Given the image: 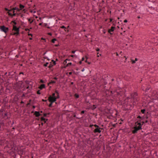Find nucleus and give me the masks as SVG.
Listing matches in <instances>:
<instances>
[{
	"label": "nucleus",
	"mask_w": 158,
	"mask_h": 158,
	"mask_svg": "<svg viewBox=\"0 0 158 158\" xmlns=\"http://www.w3.org/2000/svg\"><path fill=\"white\" fill-rule=\"evenodd\" d=\"M74 56H75V55H72L71 56V57H73Z\"/></svg>",
	"instance_id": "56"
},
{
	"label": "nucleus",
	"mask_w": 158,
	"mask_h": 158,
	"mask_svg": "<svg viewBox=\"0 0 158 158\" xmlns=\"http://www.w3.org/2000/svg\"><path fill=\"white\" fill-rule=\"evenodd\" d=\"M94 126L96 127V128L94 129V132L95 133H96L97 132L100 133L101 132V130L102 129L99 127L96 124H94Z\"/></svg>",
	"instance_id": "3"
},
{
	"label": "nucleus",
	"mask_w": 158,
	"mask_h": 158,
	"mask_svg": "<svg viewBox=\"0 0 158 158\" xmlns=\"http://www.w3.org/2000/svg\"><path fill=\"white\" fill-rule=\"evenodd\" d=\"M42 24V23H40L39 24V25H40V26H41Z\"/></svg>",
	"instance_id": "59"
},
{
	"label": "nucleus",
	"mask_w": 158,
	"mask_h": 158,
	"mask_svg": "<svg viewBox=\"0 0 158 158\" xmlns=\"http://www.w3.org/2000/svg\"><path fill=\"white\" fill-rule=\"evenodd\" d=\"M74 97L77 98H79V95L77 94H75L74 95Z\"/></svg>",
	"instance_id": "19"
},
{
	"label": "nucleus",
	"mask_w": 158,
	"mask_h": 158,
	"mask_svg": "<svg viewBox=\"0 0 158 158\" xmlns=\"http://www.w3.org/2000/svg\"><path fill=\"white\" fill-rule=\"evenodd\" d=\"M11 23H13L15 25L17 24V23L15 22V20L12 21Z\"/></svg>",
	"instance_id": "24"
},
{
	"label": "nucleus",
	"mask_w": 158,
	"mask_h": 158,
	"mask_svg": "<svg viewBox=\"0 0 158 158\" xmlns=\"http://www.w3.org/2000/svg\"><path fill=\"white\" fill-rule=\"evenodd\" d=\"M60 28H64V30L65 31H66V27H65V26H61V27H60Z\"/></svg>",
	"instance_id": "20"
},
{
	"label": "nucleus",
	"mask_w": 158,
	"mask_h": 158,
	"mask_svg": "<svg viewBox=\"0 0 158 158\" xmlns=\"http://www.w3.org/2000/svg\"><path fill=\"white\" fill-rule=\"evenodd\" d=\"M45 87V85L44 84H42L40 85V86L39 87V88L40 89H42L44 88Z\"/></svg>",
	"instance_id": "15"
},
{
	"label": "nucleus",
	"mask_w": 158,
	"mask_h": 158,
	"mask_svg": "<svg viewBox=\"0 0 158 158\" xmlns=\"http://www.w3.org/2000/svg\"><path fill=\"white\" fill-rule=\"evenodd\" d=\"M55 93H56V97L57 98H60L59 95V93H58V92L57 90L55 91Z\"/></svg>",
	"instance_id": "16"
},
{
	"label": "nucleus",
	"mask_w": 158,
	"mask_h": 158,
	"mask_svg": "<svg viewBox=\"0 0 158 158\" xmlns=\"http://www.w3.org/2000/svg\"><path fill=\"white\" fill-rule=\"evenodd\" d=\"M58 46L59 44H56L55 45V46L56 47H58Z\"/></svg>",
	"instance_id": "50"
},
{
	"label": "nucleus",
	"mask_w": 158,
	"mask_h": 158,
	"mask_svg": "<svg viewBox=\"0 0 158 158\" xmlns=\"http://www.w3.org/2000/svg\"><path fill=\"white\" fill-rule=\"evenodd\" d=\"M96 51H97L98 52V51H99L100 49H99V48H96Z\"/></svg>",
	"instance_id": "35"
},
{
	"label": "nucleus",
	"mask_w": 158,
	"mask_h": 158,
	"mask_svg": "<svg viewBox=\"0 0 158 158\" xmlns=\"http://www.w3.org/2000/svg\"><path fill=\"white\" fill-rule=\"evenodd\" d=\"M140 123H141V124L142 125H142H143L144 123V122H143V121L141 122V121H140Z\"/></svg>",
	"instance_id": "34"
},
{
	"label": "nucleus",
	"mask_w": 158,
	"mask_h": 158,
	"mask_svg": "<svg viewBox=\"0 0 158 158\" xmlns=\"http://www.w3.org/2000/svg\"><path fill=\"white\" fill-rule=\"evenodd\" d=\"M28 21L30 22V24H31L33 22V20H31V19H28Z\"/></svg>",
	"instance_id": "21"
},
{
	"label": "nucleus",
	"mask_w": 158,
	"mask_h": 158,
	"mask_svg": "<svg viewBox=\"0 0 158 158\" xmlns=\"http://www.w3.org/2000/svg\"><path fill=\"white\" fill-rule=\"evenodd\" d=\"M13 13H15V10H13ZM16 13H17L16 12Z\"/></svg>",
	"instance_id": "58"
},
{
	"label": "nucleus",
	"mask_w": 158,
	"mask_h": 158,
	"mask_svg": "<svg viewBox=\"0 0 158 158\" xmlns=\"http://www.w3.org/2000/svg\"><path fill=\"white\" fill-rule=\"evenodd\" d=\"M94 125H90V126H89V127H90L92 128V127H93V126H94Z\"/></svg>",
	"instance_id": "41"
},
{
	"label": "nucleus",
	"mask_w": 158,
	"mask_h": 158,
	"mask_svg": "<svg viewBox=\"0 0 158 158\" xmlns=\"http://www.w3.org/2000/svg\"><path fill=\"white\" fill-rule=\"evenodd\" d=\"M42 101H43V102H46L47 101V100H44V99H43Z\"/></svg>",
	"instance_id": "49"
},
{
	"label": "nucleus",
	"mask_w": 158,
	"mask_h": 158,
	"mask_svg": "<svg viewBox=\"0 0 158 158\" xmlns=\"http://www.w3.org/2000/svg\"><path fill=\"white\" fill-rule=\"evenodd\" d=\"M58 98L56 97H51V95H50L49 97H48V100L50 102H55Z\"/></svg>",
	"instance_id": "4"
},
{
	"label": "nucleus",
	"mask_w": 158,
	"mask_h": 158,
	"mask_svg": "<svg viewBox=\"0 0 158 158\" xmlns=\"http://www.w3.org/2000/svg\"><path fill=\"white\" fill-rule=\"evenodd\" d=\"M52 65L51 64H50V65L49 66V68H51L52 67Z\"/></svg>",
	"instance_id": "54"
},
{
	"label": "nucleus",
	"mask_w": 158,
	"mask_h": 158,
	"mask_svg": "<svg viewBox=\"0 0 158 158\" xmlns=\"http://www.w3.org/2000/svg\"><path fill=\"white\" fill-rule=\"evenodd\" d=\"M37 93L38 94H40V91L39 90H38L37 92Z\"/></svg>",
	"instance_id": "31"
},
{
	"label": "nucleus",
	"mask_w": 158,
	"mask_h": 158,
	"mask_svg": "<svg viewBox=\"0 0 158 158\" xmlns=\"http://www.w3.org/2000/svg\"><path fill=\"white\" fill-rule=\"evenodd\" d=\"M127 20L126 19L124 21V23H127Z\"/></svg>",
	"instance_id": "47"
},
{
	"label": "nucleus",
	"mask_w": 158,
	"mask_h": 158,
	"mask_svg": "<svg viewBox=\"0 0 158 158\" xmlns=\"http://www.w3.org/2000/svg\"><path fill=\"white\" fill-rule=\"evenodd\" d=\"M56 40V39H52V42L53 43H54L55 41Z\"/></svg>",
	"instance_id": "25"
},
{
	"label": "nucleus",
	"mask_w": 158,
	"mask_h": 158,
	"mask_svg": "<svg viewBox=\"0 0 158 158\" xmlns=\"http://www.w3.org/2000/svg\"><path fill=\"white\" fill-rule=\"evenodd\" d=\"M7 115V114L3 112L2 110H0V117H1L5 119Z\"/></svg>",
	"instance_id": "7"
},
{
	"label": "nucleus",
	"mask_w": 158,
	"mask_h": 158,
	"mask_svg": "<svg viewBox=\"0 0 158 158\" xmlns=\"http://www.w3.org/2000/svg\"><path fill=\"white\" fill-rule=\"evenodd\" d=\"M19 74H23V73H22V72H21V73H20Z\"/></svg>",
	"instance_id": "62"
},
{
	"label": "nucleus",
	"mask_w": 158,
	"mask_h": 158,
	"mask_svg": "<svg viewBox=\"0 0 158 158\" xmlns=\"http://www.w3.org/2000/svg\"><path fill=\"white\" fill-rule=\"evenodd\" d=\"M29 39L30 40H31L32 39V37H30L29 38Z\"/></svg>",
	"instance_id": "63"
},
{
	"label": "nucleus",
	"mask_w": 158,
	"mask_h": 158,
	"mask_svg": "<svg viewBox=\"0 0 158 158\" xmlns=\"http://www.w3.org/2000/svg\"><path fill=\"white\" fill-rule=\"evenodd\" d=\"M19 7L20 8V10H22L23 9L24 7V6L22 5V4H20L19 5Z\"/></svg>",
	"instance_id": "18"
},
{
	"label": "nucleus",
	"mask_w": 158,
	"mask_h": 158,
	"mask_svg": "<svg viewBox=\"0 0 158 158\" xmlns=\"http://www.w3.org/2000/svg\"><path fill=\"white\" fill-rule=\"evenodd\" d=\"M72 64V63H68L67 64V66H68L69 65H70Z\"/></svg>",
	"instance_id": "29"
},
{
	"label": "nucleus",
	"mask_w": 158,
	"mask_h": 158,
	"mask_svg": "<svg viewBox=\"0 0 158 158\" xmlns=\"http://www.w3.org/2000/svg\"><path fill=\"white\" fill-rule=\"evenodd\" d=\"M84 112H85L84 111V110L82 111L81 112V114H84Z\"/></svg>",
	"instance_id": "38"
},
{
	"label": "nucleus",
	"mask_w": 158,
	"mask_h": 158,
	"mask_svg": "<svg viewBox=\"0 0 158 158\" xmlns=\"http://www.w3.org/2000/svg\"><path fill=\"white\" fill-rule=\"evenodd\" d=\"M145 109H142L141 110V112L143 113L144 114L145 113Z\"/></svg>",
	"instance_id": "22"
},
{
	"label": "nucleus",
	"mask_w": 158,
	"mask_h": 158,
	"mask_svg": "<svg viewBox=\"0 0 158 158\" xmlns=\"http://www.w3.org/2000/svg\"><path fill=\"white\" fill-rule=\"evenodd\" d=\"M137 94L135 92L131 94V98H133L134 101H137L138 98L137 97Z\"/></svg>",
	"instance_id": "6"
},
{
	"label": "nucleus",
	"mask_w": 158,
	"mask_h": 158,
	"mask_svg": "<svg viewBox=\"0 0 158 158\" xmlns=\"http://www.w3.org/2000/svg\"><path fill=\"white\" fill-rule=\"evenodd\" d=\"M131 61L132 62V64H134L135 62V61H134V60H131Z\"/></svg>",
	"instance_id": "33"
},
{
	"label": "nucleus",
	"mask_w": 158,
	"mask_h": 158,
	"mask_svg": "<svg viewBox=\"0 0 158 158\" xmlns=\"http://www.w3.org/2000/svg\"><path fill=\"white\" fill-rule=\"evenodd\" d=\"M137 60H138V59L137 58H135V61H136Z\"/></svg>",
	"instance_id": "57"
},
{
	"label": "nucleus",
	"mask_w": 158,
	"mask_h": 158,
	"mask_svg": "<svg viewBox=\"0 0 158 158\" xmlns=\"http://www.w3.org/2000/svg\"><path fill=\"white\" fill-rule=\"evenodd\" d=\"M112 19H110V22H112Z\"/></svg>",
	"instance_id": "55"
},
{
	"label": "nucleus",
	"mask_w": 158,
	"mask_h": 158,
	"mask_svg": "<svg viewBox=\"0 0 158 158\" xmlns=\"http://www.w3.org/2000/svg\"><path fill=\"white\" fill-rule=\"evenodd\" d=\"M48 64V62H47L45 64H44V66L45 67L47 66Z\"/></svg>",
	"instance_id": "28"
},
{
	"label": "nucleus",
	"mask_w": 158,
	"mask_h": 158,
	"mask_svg": "<svg viewBox=\"0 0 158 158\" xmlns=\"http://www.w3.org/2000/svg\"><path fill=\"white\" fill-rule=\"evenodd\" d=\"M12 10H12V9H11L10 10H8V11L7 12H10Z\"/></svg>",
	"instance_id": "39"
},
{
	"label": "nucleus",
	"mask_w": 158,
	"mask_h": 158,
	"mask_svg": "<svg viewBox=\"0 0 158 158\" xmlns=\"http://www.w3.org/2000/svg\"><path fill=\"white\" fill-rule=\"evenodd\" d=\"M34 114L36 117H38L39 116L41 115L40 112H38L37 111H36L35 112Z\"/></svg>",
	"instance_id": "13"
},
{
	"label": "nucleus",
	"mask_w": 158,
	"mask_h": 158,
	"mask_svg": "<svg viewBox=\"0 0 158 158\" xmlns=\"http://www.w3.org/2000/svg\"><path fill=\"white\" fill-rule=\"evenodd\" d=\"M5 10L7 11H8L9 10V9H8L7 8H5Z\"/></svg>",
	"instance_id": "45"
},
{
	"label": "nucleus",
	"mask_w": 158,
	"mask_h": 158,
	"mask_svg": "<svg viewBox=\"0 0 158 158\" xmlns=\"http://www.w3.org/2000/svg\"><path fill=\"white\" fill-rule=\"evenodd\" d=\"M50 104H49V107H51L52 106V104L53 102H50Z\"/></svg>",
	"instance_id": "27"
},
{
	"label": "nucleus",
	"mask_w": 158,
	"mask_h": 158,
	"mask_svg": "<svg viewBox=\"0 0 158 158\" xmlns=\"http://www.w3.org/2000/svg\"><path fill=\"white\" fill-rule=\"evenodd\" d=\"M0 28L1 31L4 32L6 34L7 33L9 30L8 28L4 26H1Z\"/></svg>",
	"instance_id": "5"
},
{
	"label": "nucleus",
	"mask_w": 158,
	"mask_h": 158,
	"mask_svg": "<svg viewBox=\"0 0 158 158\" xmlns=\"http://www.w3.org/2000/svg\"><path fill=\"white\" fill-rule=\"evenodd\" d=\"M130 98H129V97H127V99H126L125 100V101L126 102H127V100L129 99H130Z\"/></svg>",
	"instance_id": "32"
},
{
	"label": "nucleus",
	"mask_w": 158,
	"mask_h": 158,
	"mask_svg": "<svg viewBox=\"0 0 158 158\" xmlns=\"http://www.w3.org/2000/svg\"><path fill=\"white\" fill-rule=\"evenodd\" d=\"M48 35H52V33H48Z\"/></svg>",
	"instance_id": "46"
},
{
	"label": "nucleus",
	"mask_w": 158,
	"mask_h": 158,
	"mask_svg": "<svg viewBox=\"0 0 158 158\" xmlns=\"http://www.w3.org/2000/svg\"><path fill=\"white\" fill-rule=\"evenodd\" d=\"M122 90H123V89H120L119 90V92L116 91V92L117 95L118 96L119 95H120L121 96H122L123 94V93L122 92Z\"/></svg>",
	"instance_id": "10"
},
{
	"label": "nucleus",
	"mask_w": 158,
	"mask_h": 158,
	"mask_svg": "<svg viewBox=\"0 0 158 158\" xmlns=\"http://www.w3.org/2000/svg\"><path fill=\"white\" fill-rule=\"evenodd\" d=\"M69 74L70 75H71L72 74V73L71 72H70L69 73Z\"/></svg>",
	"instance_id": "51"
},
{
	"label": "nucleus",
	"mask_w": 158,
	"mask_h": 158,
	"mask_svg": "<svg viewBox=\"0 0 158 158\" xmlns=\"http://www.w3.org/2000/svg\"><path fill=\"white\" fill-rule=\"evenodd\" d=\"M28 35L29 36H31V37H32V34H29H29H28Z\"/></svg>",
	"instance_id": "43"
},
{
	"label": "nucleus",
	"mask_w": 158,
	"mask_h": 158,
	"mask_svg": "<svg viewBox=\"0 0 158 158\" xmlns=\"http://www.w3.org/2000/svg\"><path fill=\"white\" fill-rule=\"evenodd\" d=\"M144 86H143L142 88L143 90L144 91L145 90L146 91H147L148 90H149V88H147L146 89H144V88H143Z\"/></svg>",
	"instance_id": "17"
},
{
	"label": "nucleus",
	"mask_w": 158,
	"mask_h": 158,
	"mask_svg": "<svg viewBox=\"0 0 158 158\" xmlns=\"http://www.w3.org/2000/svg\"><path fill=\"white\" fill-rule=\"evenodd\" d=\"M40 82L41 83H44V81L42 80H40Z\"/></svg>",
	"instance_id": "40"
},
{
	"label": "nucleus",
	"mask_w": 158,
	"mask_h": 158,
	"mask_svg": "<svg viewBox=\"0 0 158 158\" xmlns=\"http://www.w3.org/2000/svg\"><path fill=\"white\" fill-rule=\"evenodd\" d=\"M4 125L5 124L4 122H1L0 123V132L3 130V127Z\"/></svg>",
	"instance_id": "9"
},
{
	"label": "nucleus",
	"mask_w": 158,
	"mask_h": 158,
	"mask_svg": "<svg viewBox=\"0 0 158 158\" xmlns=\"http://www.w3.org/2000/svg\"><path fill=\"white\" fill-rule=\"evenodd\" d=\"M68 60V59H66L64 61V64H66L67 63V61Z\"/></svg>",
	"instance_id": "23"
},
{
	"label": "nucleus",
	"mask_w": 158,
	"mask_h": 158,
	"mask_svg": "<svg viewBox=\"0 0 158 158\" xmlns=\"http://www.w3.org/2000/svg\"><path fill=\"white\" fill-rule=\"evenodd\" d=\"M44 26L45 27H47L48 24L47 23H45L44 24Z\"/></svg>",
	"instance_id": "37"
},
{
	"label": "nucleus",
	"mask_w": 158,
	"mask_h": 158,
	"mask_svg": "<svg viewBox=\"0 0 158 158\" xmlns=\"http://www.w3.org/2000/svg\"><path fill=\"white\" fill-rule=\"evenodd\" d=\"M7 13L8 14L9 16L11 17L15 16L16 14V13H14L12 14V13L9 12H7Z\"/></svg>",
	"instance_id": "11"
},
{
	"label": "nucleus",
	"mask_w": 158,
	"mask_h": 158,
	"mask_svg": "<svg viewBox=\"0 0 158 158\" xmlns=\"http://www.w3.org/2000/svg\"><path fill=\"white\" fill-rule=\"evenodd\" d=\"M52 83H55V81H52Z\"/></svg>",
	"instance_id": "61"
},
{
	"label": "nucleus",
	"mask_w": 158,
	"mask_h": 158,
	"mask_svg": "<svg viewBox=\"0 0 158 158\" xmlns=\"http://www.w3.org/2000/svg\"><path fill=\"white\" fill-rule=\"evenodd\" d=\"M132 129L133 130L132 131V132L133 134L137 133L138 131L142 129V125L140 123V120H138L135 123Z\"/></svg>",
	"instance_id": "1"
},
{
	"label": "nucleus",
	"mask_w": 158,
	"mask_h": 158,
	"mask_svg": "<svg viewBox=\"0 0 158 158\" xmlns=\"http://www.w3.org/2000/svg\"><path fill=\"white\" fill-rule=\"evenodd\" d=\"M41 39L42 40H45V39L43 38H42Z\"/></svg>",
	"instance_id": "60"
},
{
	"label": "nucleus",
	"mask_w": 158,
	"mask_h": 158,
	"mask_svg": "<svg viewBox=\"0 0 158 158\" xmlns=\"http://www.w3.org/2000/svg\"><path fill=\"white\" fill-rule=\"evenodd\" d=\"M47 119H46L45 118H44V117H42L41 118V121H43L44 122V123H46V120H47Z\"/></svg>",
	"instance_id": "14"
},
{
	"label": "nucleus",
	"mask_w": 158,
	"mask_h": 158,
	"mask_svg": "<svg viewBox=\"0 0 158 158\" xmlns=\"http://www.w3.org/2000/svg\"><path fill=\"white\" fill-rule=\"evenodd\" d=\"M13 10H16V13L19 12L20 11V9L16 7L12 8Z\"/></svg>",
	"instance_id": "12"
},
{
	"label": "nucleus",
	"mask_w": 158,
	"mask_h": 158,
	"mask_svg": "<svg viewBox=\"0 0 158 158\" xmlns=\"http://www.w3.org/2000/svg\"><path fill=\"white\" fill-rule=\"evenodd\" d=\"M76 51H73L72 52V53L73 54H74L75 53Z\"/></svg>",
	"instance_id": "44"
},
{
	"label": "nucleus",
	"mask_w": 158,
	"mask_h": 158,
	"mask_svg": "<svg viewBox=\"0 0 158 158\" xmlns=\"http://www.w3.org/2000/svg\"><path fill=\"white\" fill-rule=\"evenodd\" d=\"M101 54H99V53L98 52L97 53V57H99V56H101Z\"/></svg>",
	"instance_id": "36"
},
{
	"label": "nucleus",
	"mask_w": 158,
	"mask_h": 158,
	"mask_svg": "<svg viewBox=\"0 0 158 158\" xmlns=\"http://www.w3.org/2000/svg\"><path fill=\"white\" fill-rule=\"evenodd\" d=\"M13 30L15 31L13 33L14 35H17L19 34V29L15 25L13 26Z\"/></svg>",
	"instance_id": "2"
},
{
	"label": "nucleus",
	"mask_w": 158,
	"mask_h": 158,
	"mask_svg": "<svg viewBox=\"0 0 158 158\" xmlns=\"http://www.w3.org/2000/svg\"><path fill=\"white\" fill-rule=\"evenodd\" d=\"M52 61L53 62L54 65H55L56 64L55 61H53V60H52Z\"/></svg>",
	"instance_id": "48"
},
{
	"label": "nucleus",
	"mask_w": 158,
	"mask_h": 158,
	"mask_svg": "<svg viewBox=\"0 0 158 158\" xmlns=\"http://www.w3.org/2000/svg\"><path fill=\"white\" fill-rule=\"evenodd\" d=\"M116 54L117 56H118V53L116 52Z\"/></svg>",
	"instance_id": "64"
},
{
	"label": "nucleus",
	"mask_w": 158,
	"mask_h": 158,
	"mask_svg": "<svg viewBox=\"0 0 158 158\" xmlns=\"http://www.w3.org/2000/svg\"><path fill=\"white\" fill-rule=\"evenodd\" d=\"M66 31H67V32H69V30H68L66 28Z\"/></svg>",
	"instance_id": "53"
},
{
	"label": "nucleus",
	"mask_w": 158,
	"mask_h": 158,
	"mask_svg": "<svg viewBox=\"0 0 158 158\" xmlns=\"http://www.w3.org/2000/svg\"><path fill=\"white\" fill-rule=\"evenodd\" d=\"M115 27H111V28L109 29L108 30V32L110 34L112 35L113 34V32L115 29Z\"/></svg>",
	"instance_id": "8"
},
{
	"label": "nucleus",
	"mask_w": 158,
	"mask_h": 158,
	"mask_svg": "<svg viewBox=\"0 0 158 158\" xmlns=\"http://www.w3.org/2000/svg\"><path fill=\"white\" fill-rule=\"evenodd\" d=\"M141 118V116H138L137 118V121L138 120H139L138 119L139 118V119H140ZM139 120H140V119H139Z\"/></svg>",
	"instance_id": "30"
},
{
	"label": "nucleus",
	"mask_w": 158,
	"mask_h": 158,
	"mask_svg": "<svg viewBox=\"0 0 158 158\" xmlns=\"http://www.w3.org/2000/svg\"><path fill=\"white\" fill-rule=\"evenodd\" d=\"M47 114L46 113H44V117H46L47 116Z\"/></svg>",
	"instance_id": "42"
},
{
	"label": "nucleus",
	"mask_w": 158,
	"mask_h": 158,
	"mask_svg": "<svg viewBox=\"0 0 158 158\" xmlns=\"http://www.w3.org/2000/svg\"><path fill=\"white\" fill-rule=\"evenodd\" d=\"M51 97H56V96H55V93H53L52 94V95H51Z\"/></svg>",
	"instance_id": "26"
},
{
	"label": "nucleus",
	"mask_w": 158,
	"mask_h": 158,
	"mask_svg": "<svg viewBox=\"0 0 158 158\" xmlns=\"http://www.w3.org/2000/svg\"><path fill=\"white\" fill-rule=\"evenodd\" d=\"M85 58L84 57H83L82 59V61H83L84 60Z\"/></svg>",
	"instance_id": "52"
}]
</instances>
